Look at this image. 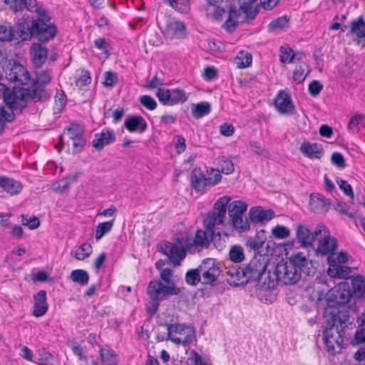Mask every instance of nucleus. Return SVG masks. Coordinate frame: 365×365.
I'll list each match as a JSON object with an SVG mask.
<instances>
[{
	"label": "nucleus",
	"mask_w": 365,
	"mask_h": 365,
	"mask_svg": "<svg viewBox=\"0 0 365 365\" xmlns=\"http://www.w3.org/2000/svg\"><path fill=\"white\" fill-rule=\"evenodd\" d=\"M315 281L321 286L316 289V299L310 295L309 300L315 301L317 307L322 308L324 323L329 326L330 315L328 314H336L350 302L352 298L351 287L346 281L335 284L334 280L328 279L326 275L317 277Z\"/></svg>",
	"instance_id": "f257e3e1"
},
{
	"label": "nucleus",
	"mask_w": 365,
	"mask_h": 365,
	"mask_svg": "<svg viewBox=\"0 0 365 365\" xmlns=\"http://www.w3.org/2000/svg\"><path fill=\"white\" fill-rule=\"evenodd\" d=\"M271 259L272 257H262V255H255L242 272L247 282L258 281L260 283L258 296L259 300L265 304H272L274 301V279L270 269H268L267 271V267L271 265Z\"/></svg>",
	"instance_id": "f03ea898"
},
{
	"label": "nucleus",
	"mask_w": 365,
	"mask_h": 365,
	"mask_svg": "<svg viewBox=\"0 0 365 365\" xmlns=\"http://www.w3.org/2000/svg\"><path fill=\"white\" fill-rule=\"evenodd\" d=\"M37 19L24 14L16 23V31L22 41H27L36 36L41 41L53 39L56 34V27L50 23L51 18L46 11L36 7Z\"/></svg>",
	"instance_id": "7ed1b4c3"
},
{
	"label": "nucleus",
	"mask_w": 365,
	"mask_h": 365,
	"mask_svg": "<svg viewBox=\"0 0 365 365\" xmlns=\"http://www.w3.org/2000/svg\"><path fill=\"white\" fill-rule=\"evenodd\" d=\"M230 200V197L223 196L215 202L213 210L208 213L205 220V230H198L195 233L193 242L185 243L186 250L195 251V248L199 247H207L209 246L210 242L213 240V236L215 235V226L222 225L224 222L226 207Z\"/></svg>",
	"instance_id": "20e7f679"
},
{
	"label": "nucleus",
	"mask_w": 365,
	"mask_h": 365,
	"mask_svg": "<svg viewBox=\"0 0 365 365\" xmlns=\"http://www.w3.org/2000/svg\"><path fill=\"white\" fill-rule=\"evenodd\" d=\"M285 252V260L282 259L275 264V282L281 281L284 285L295 284L302 277V272L312 260L302 252H297L289 255Z\"/></svg>",
	"instance_id": "39448f33"
},
{
	"label": "nucleus",
	"mask_w": 365,
	"mask_h": 365,
	"mask_svg": "<svg viewBox=\"0 0 365 365\" xmlns=\"http://www.w3.org/2000/svg\"><path fill=\"white\" fill-rule=\"evenodd\" d=\"M46 92L41 89L30 91L29 88L14 87L10 90L6 85L0 83V98L9 108L13 110H24L28 106L29 101L38 102L41 99L47 98Z\"/></svg>",
	"instance_id": "423d86ee"
},
{
	"label": "nucleus",
	"mask_w": 365,
	"mask_h": 365,
	"mask_svg": "<svg viewBox=\"0 0 365 365\" xmlns=\"http://www.w3.org/2000/svg\"><path fill=\"white\" fill-rule=\"evenodd\" d=\"M166 327L168 330L167 340L183 346L190 345L195 338V329L191 325L175 322L173 319L171 323L160 324Z\"/></svg>",
	"instance_id": "0eeeda50"
},
{
	"label": "nucleus",
	"mask_w": 365,
	"mask_h": 365,
	"mask_svg": "<svg viewBox=\"0 0 365 365\" xmlns=\"http://www.w3.org/2000/svg\"><path fill=\"white\" fill-rule=\"evenodd\" d=\"M146 293L150 299L162 302L170 296H177L181 293L178 287L166 286L160 279L151 280L146 288Z\"/></svg>",
	"instance_id": "6e6552de"
},
{
	"label": "nucleus",
	"mask_w": 365,
	"mask_h": 365,
	"mask_svg": "<svg viewBox=\"0 0 365 365\" xmlns=\"http://www.w3.org/2000/svg\"><path fill=\"white\" fill-rule=\"evenodd\" d=\"M264 230L258 232L254 238H249L247 240L246 246L255 252H257L262 257H270L274 255V242L267 240Z\"/></svg>",
	"instance_id": "1a4fd4ad"
},
{
	"label": "nucleus",
	"mask_w": 365,
	"mask_h": 365,
	"mask_svg": "<svg viewBox=\"0 0 365 365\" xmlns=\"http://www.w3.org/2000/svg\"><path fill=\"white\" fill-rule=\"evenodd\" d=\"M202 277V284L214 286L216 284L221 270L218 263L212 258L204 259L198 266Z\"/></svg>",
	"instance_id": "9d476101"
},
{
	"label": "nucleus",
	"mask_w": 365,
	"mask_h": 365,
	"mask_svg": "<svg viewBox=\"0 0 365 365\" xmlns=\"http://www.w3.org/2000/svg\"><path fill=\"white\" fill-rule=\"evenodd\" d=\"M182 240L178 238L174 242H165L160 247L163 254L168 256L175 265H179L186 256V247Z\"/></svg>",
	"instance_id": "9b49d317"
},
{
	"label": "nucleus",
	"mask_w": 365,
	"mask_h": 365,
	"mask_svg": "<svg viewBox=\"0 0 365 365\" xmlns=\"http://www.w3.org/2000/svg\"><path fill=\"white\" fill-rule=\"evenodd\" d=\"M6 79L19 85L29 86L31 77L27 69L20 63H14L5 69Z\"/></svg>",
	"instance_id": "f8f14e48"
},
{
	"label": "nucleus",
	"mask_w": 365,
	"mask_h": 365,
	"mask_svg": "<svg viewBox=\"0 0 365 365\" xmlns=\"http://www.w3.org/2000/svg\"><path fill=\"white\" fill-rule=\"evenodd\" d=\"M219 177L217 174L213 180L207 178L200 168H194L190 173L191 187L197 192H205L207 186L217 185Z\"/></svg>",
	"instance_id": "ddd939ff"
},
{
	"label": "nucleus",
	"mask_w": 365,
	"mask_h": 365,
	"mask_svg": "<svg viewBox=\"0 0 365 365\" xmlns=\"http://www.w3.org/2000/svg\"><path fill=\"white\" fill-rule=\"evenodd\" d=\"M328 327L329 326L327 324H325V326L322 330V339L326 346L327 351L329 354L334 356V343L330 340V339L333 338L334 336L333 330H336V332L339 335V338L344 339L346 334V329L348 328V325L346 324L341 325L339 324V322H336L333 327H331L330 329H328Z\"/></svg>",
	"instance_id": "4468645a"
},
{
	"label": "nucleus",
	"mask_w": 365,
	"mask_h": 365,
	"mask_svg": "<svg viewBox=\"0 0 365 365\" xmlns=\"http://www.w3.org/2000/svg\"><path fill=\"white\" fill-rule=\"evenodd\" d=\"M275 108L278 112L284 115H292L295 111V106L293 103L291 95L281 90L275 96Z\"/></svg>",
	"instance_id": "2eb2a0df"
},
{
	"label": "nucleus",
	"mask_w": 365,
	"mask_h": 365,
	"mask_svg": "<svg viewBox=\"0 0 365 365\" xmlns=\"http://www.w3.org/2000/svg\"><path fill=\"white\" fill-rule=\"evenodd\" d=\"M338 248V240L331 235H326L319 240L317 248L314 252L317 257L329 256V255H336Z\"/></svg>",
	"instance_id": "dca6fc26"
},
{
	"label": "nucleus",
	"mask_w": 365,
	"mask_h": 365,
	"mask_svg": "<svg viewBox=\"0 0 365 365\" xmlns=\"http://www.w3.org/2000/svg\"><path fill=\"white\" fill-rule=\"evenodd\" d=\"M356 299L354 302H351L344 307L341 311H337L336 314H328L329 316V322L331 323L330 327H333L336 322H339V324H344L349 320L350 312L358 313L359 307L357 306Z\"/></svg>",
	"instance_id": "f3484780"
},
{
	"label": "nucleus",
	"mask_w": 365,
	"mask_h": 365,
	"mask_svg": "<svg viewBox=\"0 0 365 365\" xmlns=\"http://www.w3.org/2000/svg\"><path fill=\"white\" fill-rule=\"evenodd\" d=\"M296 237L300 247L309 248L313 247L314 237H312V230L307 227L299 224L297 226Z\"/></svg>",
	"instance_id": "a211bd4d"
},
{
	"label": "nucleus",
	"mask_w": 365,
	"mask_h": 365,
	"mask_svg": "<svg viewBox=\"0 0 365 365\" xmlns=\"http://www.w3.org/2000/svg\"><path fill=\"white\" fill-rule=\"evenodd\" d=\"M207 4L204 6L205 15L207 18L220 21L222 19L225 10L219 6L222 0H207Z\"/></svg>",
	"instance_id": "6ab92c4d"
},
{
	"label": "nucleus",
	"mask_w": 365,
	"mask_h": 365,
	"mask_svg": "<svg viewBox=\"0 0 365 365\" xmlns=\"http://www.w3.org/2000/svg\"><path fill=\"white\" fill-rule=\"evenodd\" d=\"M249 216L253 223H264L273 218L274 212L271 209L265 210L262 207L257 206L250 210Z\"/></svg>",
	"instance_id": "aec40b11"
},
{
	"label": "nucleus",
	"mask_w": 365,
	"mask_h": 365,
	"mask_svg": "<svg viewBox=\"0 0 365 365\" xmlns=\"http://www.w3.org/2000/svg\"><path fill=\"white\" fill-rule=\"evenodd\" d=\"M115 140V136L112 130H103L100 133L95 135L92 144L98 150H102L106 145H108Z\"/></svg>",
	"instance_id": "412c9836"
},
{
	"label": "nucleus",
	"mask_w": 365,
	"mask_h": 365,
	"mask_svg": "<svg viewBox=\"0 0 365 365\" xmlns=\"http://www.w3.org/2000/svg\"><path fill=\"white\" fill-rule=\"evenodd\" d=\"M355 35L362 39V46L365 47V21L362 16H358L350 23L349 32L346 36Z\"/></svg>",
	"instance_id": "4be33fe9"
},
{
	"label": "nucleus",
	"mask_w": 365,
	"mask_h": 365,
	"mask_svg": "<svg viewBox=\"0 0 365 365\" xmlns=\"http://www.w3.org/2000/svg\"><path fill=\"white\" fill-rule=\"evenodd\" d=\"M34 304L33 314L39 317L44 315L48 311V303L46 302V292L45 290H40L34 296Z\"/></svg>",
	"instance_id": "5701e85b"
},
{
	"label": "nucleus",
	"mask_w": 365,
	"mask_h": 365,
	"mask_svg": "<svg viewBox=\"0 0 365 365\" xmlns=\"http://www.w3.org/2000/svg\"><path fill=\"white\" fill-rule=\"evenodd\" d=\"M300 151L310 159H319L324 153L322 145L317 143L304 141L300 146Z\"/></svg>",
	"instance_id": "b1692460"
},
{
	"label": "nucleus",
	"mask_w": 365,
	"mask_h": 365,
	"mask_svg": "<svg viewBox=\"0 0 365 365\" xmlns=\"http://www.w3.org/2000/svg\"><path fill=\"white\" fill-rule=\"evenodd\" d=\"M51 81V76L48 70H44L41 71L38 73H36V79H33L31 78V81L29 86L31 87L28 88L30 91H33L35 89H41L43 90L46 92L48 97L41 99V101H46L50 98V93L46 89L43 88L42 86L49 83Z\"/></svg>",
	"instance_id": "393cba45"
},
{
	"label": "nucleus",
	"mask_w": 365,
	"mask_h": 365,
	"mask_svg": "<svg viewBox=\"0 0 365 365\" xmlns=\"http://www.w3.org/2000/svg\"><path fill=\"white\" fill-rule=\"evenodd\" d=\"M351 292L352 297L359 301H365V278L359 274L351 279Z\"/></svg>",
	"instance_id": "a878e982"
},
{
	"label": "nucleus",
	"mask_w": 365,
	"mask_h": 365,
	"mask_svg": "<svg viewBox=\"0 0 365 365\" xmlns=\"http://www.w3.org/2000/svg\"><path fill=\"white\" fill-rule=\"evenodd\" d=\"M124 125L130 132L138 131L140 133H142L147 129V123L140 115H131L128 117L125 121Z\"/></svg>",
	"instance_id": "bb28decb"
},
{
	"label": "nucleus",
	"mask_w": 365,
	"mask_h": 365,
	"mask_svg": "<svg viewBox=\"0 0 365 365\" xmlns=\"http://www.w3.org/2000/svg\"><path fill=\"white\" fill-rule=\"evenodd\" d=\"M0 187L11 195L19 194L23 188L20 182L6 177H0Z\"/></svg>",
	"instance_id": "cd10ccee"
},
{
	"label": "nucleus",
	"mask_w": 365,
	"mask_h": 365,
	"mask_svg": "<svg viewBox=\"0 0 365 365\" xmlns=\"http://www.w3.org/2000/svg\"><path fill=\"white\" fill-rule=\"evenodd\" d=\"M185 25L180 21H170L165 28L166 34L171 38H181L185 36Z\"/></svg>",
	"instance_id": "c85d7f7f"
},
{
	"label": "nucleus",
	"mask_w": 365,
	"mask_h": 365,
	"mask_svg": "<svg viewBox=\"0 0 365 365\" xmlns=\"http://www.w3.org/2000/svg\"><path fill=\"white\" fill-rule=\"evenodd\" d=\"M240 12L235 6H230L228 16L223 24L224 29L229 33L233 32L238 26Z\"/></svg>",
	"instance_id": "c756f323"
},
{
	"label": "nucleus",
	"mask_w": 365,
	"mask_h": 365,
	"mask_svg": "<svg viewBox=\"0 0 365 365\" xmlns=\"http://www.w3.org/2000/svg\"><path fill=\"white\" fill-rule=\"evenodd\" d=\"M31 52L33 56L34 65L37 67H41L47 58L48 50L40 44L34 43L31 47Z\"/></svg>",
	"instance_id": "7c9ffc66"
},
{
	"label": "nucleus",
	"mask_w": 365,
	"mask_h": 365,
	"mask_svg": "<svg viewBox=\"0 0 365 365\" xmlns=\"http://www.w3.org/2000/svg\"><path fill=\"white\" fill-rule=\"evenodd\" d=\"M227 208L228 215L230 219L243 215L247 210V205L242 200H235L230 203L228 202L226 209Z\"/></svg>",
	"instance_id": "2f4dec72"
},
{
	"label": "nucleus",
	"mask_w": 365,
	"mask_h": 365,
	"mask_svg": "<svg viewBox=\"0 0 365 365\" xmlns=\"http://www.w3.org/2000/svg\"><path fill=\"white\" fill-rule=\"evenodd\" d=\"M316 205V208H320L324 212H327L330 207V202L322 195L318 192H313L309 197V205Z\"/></svg>",
	"instance_id": "473e14b6"
},
{
	"label": "nucleus",
	"mask_w": 365,
	"mask_h": 365,
	"mask_svg": "<svg viewBox=\"0 0 365 365\" xmlns=\"http://www.w3.org/2000/svg\"><path fill=\"white\" fill-rule=\"evenodd\" d=\"M311 68L305 61H301L299 66L293 72V81L297 84H300L305 80L306 77L309 74Z\"/></svg>",
	"instance_id": "72a5a7b5"
},
{
	"label": "nucleus",
	"mask_w": 365,
	"mask_h": 365,
	"mask_svg": "<svg viewBox=\"0 0 365 365\" xmlns=\"http://www.w3.org/2000/svg\"><path fill=\"white\" fill-rule=\"evenodd\" d=\"M211 111V105L210 103L204 101L192 106V115L195 119L201 118L208 115Z\"/></svg>",
	"instance_id": "f704fd0d"
},
{
	"label": "nucleus",
	"mask_w": 365,
	"mask_h": 365,
	"mask_svg": "<svg viewBox=\"0 0 365 365\" xmlns=\"http://www.w3.org/2000/svg\"><path fill=\"white\" fill-rule=\"evenodd\" d=\"M279 61L282 63H292L294 62L297 53L288 45L284 44L281 46L279 49Z\"/></svg>",
	"instance_id": "c9c22d12"
},
{
	"label": "nucleus",
	"mask_w": 365,
	"mask_h": 365,
	"mask_svg": "<svg viewBox=\"0 0 365 365\" xmlns=\"http://www.w3.org/2000/svg\"><path fill=\"white\" fill-rule=\"evenodd\" d=\"M242 272H244V269L237 267H232L229 269L226 272L228 276L227 278L228 284L230 285L238 286L243 283V281L241 280L242 278H245V276L242 275Z\"/></svg>",
	"instance_id": "e433bc0d"
},
{
	"label": "nucleus",
	"mask_w": 365,
	"mask_h": 365,
	"mask_svg": "<svg viewBox=\"0 0 365 365\" xmlns=\"http://www.w3.org/2000/svg\"><path fill=\"white\" fill-rule=\"evenodd\" d=\"M92 251L93 248L91 244L85 242L73 250L71 255L78 260H84L91 255Z\"/></svg>",
	"instance_id": "4c0bfd02"
},
{
	"label": "nucleus",
	"mask_w": 365,
	"mask_h": 365,
	"mask_svg": "<svg viewBox=\"0 0 365 365\" xmlns=\"http://www.w3.org/2000/svg\"><path fill=\"white\" fill-rule=\"evenodd\" d=\"M99 354L101 360L104 365H115L117 354L112 349L100 348Z\"/></svg>",
	"instance_id": "58836bf2"
},
{
	"label": "nucleus",
	"mask_w": 365,
	"mask_h": 365,
	"mask_svg": "<svg viewBox=\"0 0 365 365\" xmlns=\"http://www.w3.org/2000/svg\"><path fill=\"white\" fill-rule=\"evenodd\" d=\"M63 135L68 136L69 140L84 136V129L78 123H71L70 126L64 128Z\"/></svg>",
	"instance_id": "ea45409f"
},
{
	"label": "nucleus",
	"mask_w": 365,
	"mask_h": 365,
	"mask_svg": "<svg viewBox=\"0 0 365 365\" xmlns=\"http://www.w3.org/2000/svg\"><path fill=\"white\" fill-rule=\"evenodd\" d=\"M71 279L81 286H86L89 282V274L84 269L73 270L70 275Z\"/></svg>",
	"instance_id": "a19ab883"
},
{
	"label": "nucleus",
	"mask_w": 365,
	"mask_h": 365,
	"mask_svg": "<svg viewBox=\"0 0 365 365\" xmlns=\"http://www.w3.org/2000/svg\"><path fill=\"white\" fill-rule=\"evenodd\" d=\"M230 221L233 227L240 232H245L250 229V222L244 215L232 218Z\"/></svg>",
	"instance_id": "79ce46f5"
},
{
	"label": "nucleus",
	"mask_w": 365,
	"mask_h": 365,
	"mask_svg": "<svg viewBox=\"0 0 365 365\" xmlns=\"http://www.w3.org/2000/svg\"><path fill=\"white\" fill-rule=\"evenodd\" d=\"M333 208L336 212H339L340 214L347 215L351 219H354L355 214H356V211H354L353 209H351L349 205H347L346 202H341L338 200L337 199H335L334 204H333Z\"/></svg>",
	"instance_id": "37998d69"
},
{
	"label": "nucleus",
	"mask_w": 365,
	"mask_h": 365,
	"mask_svg": "<svg viewBox=\"0 0 365 365\" xmlns=\"http://www.w3.org/2000/svg\"><path fill=\"white\" fill-rule=\"evenodd\" d=\"M240 4V10L245 13L247 18L255 19L257 12L253 9V4L256 0H237Z\"/></svg>",
	"instance_id": "c03bdc74"
},
{
	"label": "nucleus",
	"mask_w": 365,
	"mask_h": 365,
	"mask_svg": "<svg viewBox=\"0 0 365 365\" xmlns=\"http://www.w3.org/2000/svg\"><path fill=\"white\" fill-rule=\"evenodd\" d=\"M336 182L343 193L349 197L351 200V203L354 205V193L352 186L346 180L339 177L336 178Z\"/></svg>",
	"instance_id": "a18cd8bd"
},
{
	"label": "nucleus",
	"mask_w": 365,
	"mask_h": 365,
	"mask_svg": "<svg viewBox=\"0 0 365 365\" xmlns=\"http://www.w3.org/2000/svg\"><path fill=\"white\" fill-rule=\"evenodd\" d=\"M185 282L192 286H196L198 283H202V277L198 269V267L195 269H189L185 274Z\"/></svg>",
	"instance_id": "49530a36"
},
{
	"label": "nucleus",
	"mask_w": 365,
	"mask_h": 365,
	"mask_svg": "<svg viewBox=\"0 0 365 365\" xmlns=\"http://www.w3.org/2000/svg\"><path fill=\"white\" fill-rule=\"evenodd\" d=\"M170 106L182 103L187 99L185 92L180 88L170 89Z\"/></svg>",
	"instance_id": "de8ad7c7"
},
{
	"label": "nucleus",
	"mask_w": 365,
	"mask_h": 365,
	"mask_svg": "<svg viewBox=\"0 0 365 365\" xmlns=\"http://www.w3.org/2000/svg\"><path fill=\"white\" fill-rule=\"evenodd\" d=\"M230 259L235 263L242 262L245 259L244 250L241 245H233L229 252Z\"/></svg>",
	"instance_id": "09e8293b"
},
{
	"label": "nucleus",
	"mask_w": 365,
	"mask_h": 365,
	"mask_svg": "<svg viewBox=\"0 0 365 365\" xmlns=\"http://www.w3.org/2000/svg\"><path fill=\"white\" fill-rule=\"evenodd\" d=\"M113 222L114 220H112L110 221L101 222L98 225L95 234L96 240H99L103 237V235L108 233L111 230L113 226Z\"/></svg>",
	"instance_id": "8fccbe9b"
},
{
	"label": "nucleus",
	"mask_w": 365,
	"mask_h": 365,
	"mask_svg": "<svg viewBox=\"0 0 365 365\" xmlns=\"http://www.w3.org/2000/svg\"><path fill=\"white\" fill-rule=\"evenodd\" d=\"M173 9L180 13L186 12L190 9L189 0H163Z\"/></svg>",
	"instance_id": "3c124183"
},
{
	"label": "nucleus",
	"mask_w": 365,
	"mask_h": 365,
	"mask_svg": "<svg viewBox=\"0 0 365 365\" xmlns=\"http://www.w3.org/2000/svg\"><path fill=\"white\" fill-rule=\"evenodd\" d=\"M353 268L345 264H341L337 271L334 272V279H349L352 278Z\"/></svg>",
	"instance_id": "603ef678"
},
{
	"label": "nucleus",
	"mask_w": 365,
	"mask_h": 365,
	"mask_svg": "<svg viewBox=\"0 0 365 365\" xmlns=\"http://www.w3.org/2000/svg\"><path fill=\"white\" fill-rule=\"evenodd\" d=\"M190 365H212L209 360L202 358L197 351L192 350L187 358Z\"/></svg>",
	"instance_id": "864d4df0"
},
{
	"label": "nucleus",
	"mask_w": 365,
	"mask_h": 365,
	"mask_svg": "<svg viewBox=\"0 0 365 365\" xmlns=\"http://www.w3.org/2000/svg\"><path fill=\"white\" fill-rule=\"evenodd\" d=\"M327 263L329 265L326 270L327 275L329 277V279H332V277L334 275V272L338 270L341 264L337 262V261L334 259L333 255H329L327 257Z\"/></svg>",
	"instance_id": "5fc2aeb1"
},
{
	"label": "nucleus",
	"mask_w": 365,
	"mask_h": 365,
	"mask_svg": "<svg viewBox=\"0 0 365 365\" xmlns=\"http://www.w3.org/2000/svg\"><path fill=\"white\" fill-rule=\"evenodd\" d=\"M173 271L170 268H165L160 271V278L161 282L164 283L166 286L177 287L175 282L172 279Z\"/></svg>",
	"instance_id": "6e6d98bb"
},
{
	"label": "nucleus",
	"mask_w": 365,
	"mask_h": 365,
	"mask_svg": "<svg viewBox=\"0 0 365 365\" xmlns=\"http://www.w3.org/2000/svg\"><path fill=\"white\" fill-rule=\"evenodd\" d=\"M290 17L287 14L275 19V31H286L290 27Z\"/></svg>",
	"instance_id": "4d7b16f0"
},
{
	"label": "nucleus",
	"mask_w": 365,
	"mask_h": 365,
	"mask_svg": "<svg viewBox=\"0 0 365 365\" xmlns=\"http://www.w3.org/2000/svg\"><path fill=\"white\" fill-rule=\"evenodd\" d=\"M14 36V30L10 26H0V41H11Z\"/></svg>",
	"instance_id": "13d9d810"
},
{
	"label": "nucleus",
	"mask_w": 365,
	"mask_h": 365,
	"mask_svg": "<svg viewBox=\"0 0 365 365\" xmlns=\"http://www.w3.org/2000/svg\"><path fill=\"white\" fill-rule=\"evenodd\" d=\"M159 101L164 106H170V89L158 88L156 93Z\"/></svg>",
	"instance_id": "bf43d9fd"
},
{
	"label": "nucleus",
	"mask_w": 365,
	"mask_h": 365,
	"mask_svg": "<svg viewBox=\"0 0 365 365\" xmlns=\"http://www.w3.org/2000/svg\"><path fill=\"white\" fill-rule=\"evenodd\" d=\"M331 163L339 169H344L346 166L344 155L339 152H334L332 153L331 156Z\"/></svg>",
	"instance_id": "052dcab7"
},
{
	"label": "nucleus",
	"mask_w": 365,
	"mask_h": 365,
	"mask_svg": "<svg viewBox=\"0 0 365 365\" xmlns=\"http://www.w3.org/2000/svg\"><path fill=\"white\" fill-rule=\"evenodd\" d=\"M323 84L318 80L312 81L308 85V92L313 96H317L323 90Z\"/></svg>",
	"instance_id": "680f3d73"
},
{
	"label": "nucleus",
	"mask_w": 365,
	"mask_h": 365,
	"mask_svg": "<svg viewBox=\"0 0 365 365\" xmlns=\"http://www.w3.org/2000/svg\"><path fill=\"white\" fill-rule=\"evenodd\" d=\"M118 83V76L115 72L106 71L104 73L103 84L105 87L113 88Z\"/></svg>",
	"instance_id": "e2e57ef3"
},
{
	"label": "nucleus",
	"mask_w": 365,
	"mask_h": 365,
	"mask_svg": "<svg viewBox=\"0 0 365 365\" xmlns=\"http://www.w3.org/2000/svg\"><path fill=\"white\" fill-rule=\"evenodd\" d=\"M365 343V327L356 330L351 340L353 346Z\"/></svg>",
	"instance_id": "0e129e2a"
},
{
	"label": "nucleus",
	"mask_w": 365,
	"mask_h": 365,
	"mask_svg": "<svg viewBox=\"0 0 365 365\" xmlns=\"http://www.w3.org/2000/svg\"><path fill=\"white\" fill-rule=\"evenodd\" d=\"M140 103L141 105H143L145 108L150 110H153L156 108L157 107V103L155 101V99L148 95L142 96L140 98Z\"/></svg>",
	"instance_id": "69168bd1"
},
{
	"label": "nucleus",
	"mask_w": 365,
	"mask_h": 365,
	"mask_svg": "<svg viewBox=\"0 0 365 365\" xmlns=\"http://www.w3.org/2000/svg\"><path fill=\"white\" fill-rule=\"evenodd\" d=\"M71 141L73 145V154L79 153L83 150L86 144L85 136L71 139Z\"/></svg>",
	"instance_id": "338daca9"
},
{
	"label": "nucleus",
	"mask_w": 365,
	"mask_h": 365,
	"mask_svg": "<svg viewBox=\"0 0 365 365\" xmlns=\"http://www.w3.org/2000/svg\"><path fill=\"white\" fill-rule=\"evenodd\" d=\"M252 56L250 53H246L242 57H238L237 58V66L238 68H243L249 67L252 64Z\"/></svg>",
	"instance_id": "774afa93"
}]
</instances>
